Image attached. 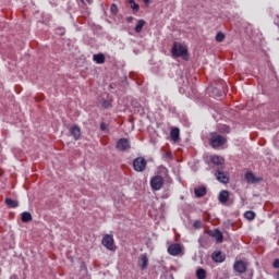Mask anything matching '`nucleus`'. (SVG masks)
Masks as SVG:
<instances>
[{"label":"nucleus","mask_w":279,"mask_h":279,"mask_svg":"<svg viewBox=\"0 0 279 279\" xmlns=\"http://www.w3.org/2000/svg\"><path fill=\"white\" fill-rule=\"evenodd\" d=\"M141 260H142V269H147V265H149V258H147V255H142Z\"/></svg>","instance_id":"25"},{"label":"nucleus","mask_w":279,"mask_h":279,"mask_svg":"<svg viewBox=\"0 0 279 279\" xmlns=\"http://www.w3.org/2000/svg\"><path fill=\"white\" fill-rule=\"evenodd\" d=\"M209 160L211 165H215V167H218V169H225L226 159L219 155H211L209 156Z\"/></svg>","instance_id":"6"},{"label":"nucleus","mask_w":279,"mask_h":279,"mask_svg":"<svg viewBox=\"0 0 279 279\" xmlns=\"http://www.w3.org/2000/svg\"><path fill=\"white\" fill-rule=\"evenodd\" d=\"M168 254L170 256H180L182 254V245L179 243H173L168 246Z\"/></svg>","instance_id":"8"},{"label":"nucleus","mask_w":279,"mask_h":279,"mask_svg":"<svg viewBox=\"0 0 279 279\" xmlns=\"http://www.w3.org/2000/svg\"><path fill=\"white\" fill-rule=\"evenodd\" d=\"M230 199V192L228 190H222L218 195V201L220 204H228V201Z\"/></svg>","instance_id":"13"},{"label":"nucleus","mask_w":279,"mask_h":279,"mask_svg":"<svg viewBox=\"0 0 279 279\" xmlns=\"http://www.w3.org/2000/svg\"><path fill=\"white\" fill-rule=\"evenodd\" d=\"M129 21H132V17H130Z\"/></svg>","instance_id":"37"},{"label":"nucleus","mask_w":279,"mask_h":279,"mask_svg":"<svg viewBox=\"0 0 279 279\" xmlns=\"http://www.w3.org/2000/svg\"><path fill=\"white\" fill-rule=\"evenodd\" d=\"M206 193H207V190H206V186L204 185H201L194 189L195 197H205Z\"/></svg>","instance_id":"16"},{"label":"nucleus","mask_w":279,"mask_h":279,"mask_svg":"<svg viewBox=\"0 0 279 279\" xmlns=\"http://www.w3.org/2000/svg\"><path fill=\"white\" fill-rule=\"evenodd\" d=\"M143 27H145V20H138L135 26L136 34H141L143 32Z\"/></svg>","instance_id":"19"},{"label":"nucleus","mask_w":279,"mask_h":279,"mask_svg":"<svg viewBox=\"0 0 279 279\" xmlns=\"http://www.w3.org/2000/svg\"><path fill=\"white\" fill-rule=\"evenodd\" d=\"M129 3L131 5V9L133 10V14H136V12L141 10V5H138V3H136L134 0H129Z\"/></svg>","instance_id":"20"},{"label":"nucleus","mask_w":279,"mask_h":279,"mask_svg":"<svg viewBox=\"0 0 279 279\" xmlns=\"http://www.w3.org/2000/svg\"><path fill=\"white\" fill-rule=\"evenodd\" d=\"M88 3H90V0H86Z\"/></svg>","instance_id":"36"},{"label":"nucleus","mask_w":279,"mask_h":279,"mask_svg":"<svg viewBox=\"0 0 279 279\" xmlns=\"http://www.w3.org/2000/svg\"><path fill=\"white\" fill-rule=\"evenodd\" d=\"M245 219H247L248 221H254V219H256V213L248 210L244 214Z\"/></svg>","instance_id":"23"},{"label":"nucleus","mask_w":279,"mask_h":279,"mask_svg":"<svg viewBox=\"0 0 279 279\" xmlns=\"http://www.w3.org/2000/svg\"><path fill=\"white\" fill-rule=\"evenodd\" d=\"M245 180L248 184H258V182H263V178L254 175L253 172H246Z\"/></svg>","instance_id":"11"},{"label":"nucleus","mask_w":279,"mask_h":279,"mask_svg":"<svg viewBox=\"0 0 279 279\" xmlns=\"http://www.w3.org/2000/svg\"><path fill=\"white\" fill-rule=\"evenodd\" d=\"M194 228H197V229L202 228V221L199 220L194 221Z\"/></svg>","instance_id":"30"},{"label":"nucleus","mask_w":279,"mask_h":279,"mask_svg":"<svg viewBox=\"0 0 279 279\" xmlns=\"http://www.w3.org/2000/svg\"><path fill=\"white\" fill-rule=\"evenodd\" d=\"M110 12L111 14H114V15L119 14V7H117V4L114 3L111 4Z\"/></svg>","instance_id":"27"},{"label":"nucleus","mask_w":279,"mask_h":279,"mask_svg":"<svg viewBox=\"0 0 279 279\" xmlns=\"http://www.w3.org/2000/svg\"><path fill=\"white\" fill-rule=\"evenodd\" d=\"M130 141L128 138H120L117 142L116 148L118 151H128V149H131Z\"/></svg>","instance_id":"7"},{"label":"nucleus","mask_w":279,"mask_h":279,"mask_svg":"<svg viewBox=\"0 0 279 279\" xmlns=\"http://www.w3.org/2000/svg\"><path fill=\"white\" fill-rule=\"evenodd\" d=\"M70 134L73 136L74 141H80V138H82V129L74 125L70 129Z\"/></svg>","instance_id":"12"},{"label":"nucleus","mask_w":279,"mask_h":279,"mask_svg":"<svg viewBox=\"0 0 279 279\" xmlns=\"http://www.w3.org/2000/svg\"><path fill=\"white\" fill-rule=\"evenodd\" d=\"M150 0H144L145 5H149Z\"/></svg>","instance_id":"33"},{"label":"nucleus","mask_w":279,"mask_h":279,"mask_svg":"<svg viewBox=\"0 0 279 279\" xmlns=\"http://www.w3.org/2000/svg\"><path fill=\"white\" fill-rule=\"evenodd\" d=\"M233 268L238 274H245L247 271V264L243 260H238L234 263Z\"/></svg>","instance_id":"10"},{"label":"nucleus","mask_w":279,"mask_h":279,"mask_svg":"<svg viewBox=\"0 0 279 279\" xmlns=\"http://www.w3.org/2000/svg\"><path fill=\"white\" fill-rule=\"evenodd\" d=\"M226 143H228V138H226V136H223L217 132H213L209 134V145H210V147H213V149L223 147V145H226Z\"/></svg>","instance_id":"2"},{"label":"nucleus","mask_w":279,"mask_h":279,"mask_svg":"<svg viewBox=\"0 0 279 279\" xmlns=\"http://www.w3.org/2000/svg\"><path fill=\"white\" fill-rule=\"evenodd\" d=\"M133 169L138 173L145 171V169H147V160H145V157L135 158L133 160Z\"/></svg>","instance_id":"4"},{"label":"nucleus","mask_w":279,"mask_h":279,"mask_svg":"<svg viewBox=\"0 0 279 279\" xmlns=\"http://www.w3.org/2000/svg\"><path fill=\"white\" fill-rule=\"evenodd\" d=\"M4 204L9 207V208H19V201H14L12 198H5L4 199Z\"/></svg>","instance_id":"18"},{"label":"nucleus","mask_w":279,"mask_h":279,"mask_svg":"<svg viewBox=\"0 0 279 279\" xmlns=\"http://www.w3.org/2000/svg\"><path fill=\"white\" fill-rule=\"evenodd\" d=\"M172 58H183L186 60V56H189V48L184 44H180L174 41L171 48Z\"/></svg>","instance_id":"1"},{"label":"nucleus","mask_w":279,"mask_h":279,"mask_svg":"<svg viewBox=\"0 0 279 279\" xmlns=\"http://www.w3.org/2000/svg\"><path fill=\"white\" fill-rule=\"evenodd\" d=\"M196 278L197 279H206V270L204 268H198L196 270Z\"/></svg>","instance_id":"24"},{"label":"nucleus","mask_w":279,"mask_h":279,"mask_svg":"<svg viewBox=\"0 0 279 279\" xmlns=\"http://www.w3.org/2000/svg\"><path fill=\"white\" fill-rule=\"evenodd\" d=\"M165 186V178L162 175H155L150 179L151 191H160Z\"/></svg>","instance_id":"3"},{"label":"nucleus","mask_w":279,"mask_h":279,"mask_svg":"<svg viewBox=\"0 0 279 279\" xmlns=\"http://www.w3.org/2000/svg\"><path fill=\"white\" fill-rule=\"evenodd\" d=\"M166 158H171V153H167Z\"/></svg>","instance_id":"34"},{"label":"nucleus","mask_w":279,"mask_h":279,"mask_svg":"<svg viewBox=\"0 0 279 279\" xmlns=\"http://www.w3.org/2000/svg\"><path fill=\"white\" fill-rule=\"evenodd\" d=\"M22 221L23 223H27L28 221H32V214L29 211L22 213Z\"/></svg>","instance_id":"21"},{"label":"nucleus","mask_w":279,"mask_h":279,"mask_svg":"<svg viewBox=\"0 0 279 279\" xmlns=\"http://www.w3.org/2000/svg\"><path fill=\"white\" fill-rule=\"evenodd\" d=\"M170 138L174 143H178V141H180V129L172 128L171 131H170Z\"/></svg>","instance_id":"15"},{"label":"nucleus","mask_w":279,"mask_h":279,"mask_svg":"<svg viewBox=\"0 0 279 279\" xmlns=\"http://www.w3.org/2000/svg\"><path fill=\"white\" fill-rule=\"evenodd\" d=\"M218 132H220V134H230V126L226 124L219 125Z\"/></svg>","instance_id":"22"},{"label":"nucleus","mask_w":279,"mask_h":279,"mask_svg":"<svg viewBox=\"0 0 279 279\" xmlns=\"http://www.w3.org/2000/svg\"><path fill=\"white\" fill-rule=\"evenodd\" d=\"M93 60L96 62V64H105L106 56L104 53L94 54Z\"/></svg>","instance_id":"17"},{"label":"nucleus","mask_w":279,"mask_h":279,"mask_svg":"<svg viewBox=\"0 0 279 279\" xmlns=\"http://www.w3.org/2000/svg\"><path fill=\"white\" fill-rule=\"evenodd\" d=\"M222 241H223V234H221V232L218 231L217 242L221 243Z\"/></svg>","instance_id":"29"},{"label":"nucleus","mask_w":279,"mask_h":279,"mask_svg":"<svg viewBox=\"0 0 279 279\" xmlns=\"http://www.w3.org/2000/svg\"><path fill=\"white\" fill-rule=\"evenodd\" d=\"M272 267H274L275 269H279V258H277V259L274 260Z\"/></svg>","instance_id":"28"},{"label":"nucleus","mask_w":279,"mask_h":279,"mask_svg":"<svg viewBox=\"0 0 279 279\" xmlns=\"http://www.w3.org/2000/svg\"><path fill=\"white\" fill-rule=\"evenodd\" d=\"M215 177L218 182H221V184H228V182H230V178L227 177L226 172H223V169L216 170Z\"/></svg>","instance_id":"9"},{"label":"nucleus","mask_w":279,"mask_h":279,"mask_svg":"<svg viewBox=\"0 0 279 279\" xmlns=\"http://www.w3.org/2000/svg\"><path fill=\"white\" fill-rule=\"evenodd\" d=\"M159 169H160V171H161L165 175H167V173H169V170H167L165 167H160Z\"/></svg>","instance_id":"31"},{"label":"nucleus","mask_w":279,"mask_h":279,"mask_svg":"<svg viewBox=\"0 0 279 279\" xmlns=\"http://www.w3.org/2000/svg\"><path fill=\"white\" fill-rule=\"evenodd\" d=\"M225 39H226V35H223V33H218L216 35L217 43H223Z\"/></svg>","instance_id":"26"},{"label":"nucleus","mask_w":279,"mask_h":279,"mask_svg":"<svg viewBox=\"0 0 279 279\" xmlns=\"http://www.w3.org/2000/svg\"><path fill=\"white\" fill-rule=\"evenodd\" d=\"M211 258L214 263H223L226 260V254H222L221 251H215Z\"/></svg>","instance_id":"14"},{"label":"nucleus","mask_w":279,"mask_h":279,"mask_svg":"<svg viewBox=\"0 0 279 279\" xmlns=\"http://www.w3.org/2000/svg\"><path fill=\"white\" fill-rule=\"evenodd\" d=\"M276 279H279V271L275 276Z\"/></svg>","instance_id":"35"},{"label":"nucleus","mask_w":279,"mask_h":279,"mask_svg":"<svg viewBox=\"0 0 279 279\" xmlns=\"http://www.w3.org/2000/svg\"><path fill=\"white\" fill-rule=\"evenodd\" d=\"M102 245L110 252H114V250H117V246H114V238L110 234H106L102 238Z\"/></svg>","instance_id":"5"},{"label":"nucleus","mask_w":279,"mask_h":279,"mask_svg":"<svg viewBox=\"0 0 279 279\" xmlns=\"http://www.w3.org/2000/svg\"><path fill=\"white\" fill-rule=\"evenodd\" d=\"M100 130H102V132H106V123H100Z\"/></svg>","instance_id":"32"}]
</instances>
